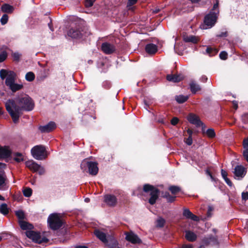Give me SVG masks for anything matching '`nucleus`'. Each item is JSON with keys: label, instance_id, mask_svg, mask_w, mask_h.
I'll list each match as a JSON object with an SVG mask.
<instances>
[{"label": "nucleus", "instance_id": "nucleus-5", "mask_svg": "<svg viewBox=\"0 0 248 248\" xmlns=\"http://www.w3.org/2000/svg\"><path fill=\"white\" fill-rule=\"evenodd\" d=\"M26 236L31 239L33 242L39 244L46 243L49 241L45 236L42 237L41 233L38 232H35L31 230V231H27L25 232Z\"/></svg>", "mask_w": 248, "mask_h": 248}, {"label": "nucleus", "instance_id": "nucleus-61", "mask_svg": "<svg viewBox=\"0 0 248 248\" xmlns=\"http://www.w3.org/2000/svg\"><path fill=\"white\" fill-rule=\"evenodd\" d=\"M160 9L158 8H155L153 10V13L157 14L159 13L160 11Z\"/></svg>", "mask_w": 248, "mask_h": 248}, {"label": "nucleus", "instance_id": "nucleus-19", "mask_svg": "<svg viewBox=\"0 0 248 248\" xmlns=\"http://www.w3.org/2000/svg\"><path fill=\"white\" fill-rule=\"evenodd\" d=\"M6 176L3 171H0V190H6L8 189V186L6 184Z\"/></svg>", "mask_w": 248, "mask_h": 248}, {"label": "nucleus", "instance_id": "nucleus-3", "mask_svg": "<svg viewBox=\"0 0 248 248\" xmlns=\"http://www.w3.org/2000/svg\"><path fill=\"white\" fill-rule=\"evenodd\" d=\"M47 223L51 230L55 231L59 230L62 226L63 221L59 214L52 213L48 217Z\"/></svg>", "mask_w": 248, "mask_h": 248}, {"label": "nucleus", "instance_id": "nucleus-45", "mask_svg": "<svg viewBox=\"0 0 248 248\" xmlns=\"http://www.w3.org/2000/svg\"><path fill=\"white\" fill-rule=\"evenodd\" d=\"M219 58L222 60H227L228 58V53L225 51L220 52L219 54Z\"/></svg>", "mask_w": 248, "mask_h": 248}, {"label": "nucleus", "instance_id": "nucleus-6", "mask_svg": "<svg viewBox=\"0 0 248 248\" xmlns=\"http://www.w3.org/2000/svg\"><path fill=\"white\" fill-rule=\"evenodd\" d=\"M86 32L80 26L71 28L67 31V35L72 38L81 39L86 37Z\"/></svg>", "mask_w": 248, "mask_h": 248}, {"label": "nucleus", "instance_id": "nucleus-20", "mask_svg": "<svg viewBox=\"0 0 248 248\" xmlns=\"http://www.w3.org/2000/svg\"><path fill=\"white\" fill-rule=\"evenodd\" d=\"M145 51L150 55L155 54L157 51V46L153 43L147 44L145 47Z\"/></svg>", "mask_w": 248, "mask_h": 248}, {"label": "nucleus", "instance_id": "nucleus-21", "mask_svg": "<svg viewBox=\"0 0 248 248\" xmlns=\"http://www.w3.org/2000/svg\"><path fill=\"white\" fill-rule=\"evenodd\" d=\"M18 223L20 227L23 230L31 231L34 228L32 224L24 220H18Z\"/></svg>", "mask_w": 248, "mask_h": 248}, {"label": "nucleus", "instance_id": "nucleus-4", "mask_svg": "<svg viewBox=\"0 0 248 248\" xmlns=\"http://www.w3.org/2000/svg\"><path fill=\"white\" fill-rule=\"evenodd\" d=\"M143 191L145 193L150 192V195L151 197L149 199V202L150 204L154 205L158 198L160 193L159 190L152 185L146 184L143 185Z\"/></svg>", "mask_w": 248, "mask_h": 248}, {"label": "nucleus", "instance_id": "nucleus-26", "mask_svg": "<svg viewBox=\"0 0 248 248\" xmlns=\"http://www.w3.org/2000/svg\"><path fill=\"white\" fill-rule=\"evenodd\" d=\"M186 239L189 242H194L197 238V235L190 231H186L185 234Z\"/></svg>", "mask_w": 248, "mask_h": 248}, {"label": "nucleus", "instance_id": "nucleus-36", "mask_svg": "<svg viewBox=\"0 0 248 248\" xmlns=\"http://www.w3.org/2000/svg\"><path fill=\"white\" fill-rule=\"evenodd\" d=\"M15 214L19 220H23L25 217L24 212L21 210L16 211Z\"/></svg>", "mask_w": 248, "mask_h": 248}, {"label": "nucleus", "instance_id": "nucleus-38", "mask_svg": "<svg viewBox=\"0 0 248 248\" xmlns=\"http://www.w3.org/2000/svg\"><path fill=\"white\" fill-rule=\"evenodd\" d=\"M15 155V157L14 158V159L16 162L19 163L24 160V158H23V155L21 153H16Z\"/></svg>", "mask_w": 248, "mask_h": 248}, {"label": "nucleus", "instance_id": "nucleus-44", "mask_svg": "<svg viewBox=\"0 0 248 248\" xmlns=\"http://www.w3.org/2000/svg\"><path fill=\"white\" fill-rule=\"evenodd\" d=\"M216 2L214 4L212 10L210 11H214L216 13H217V10L219 11L218 9V5H219V0H215Z\"/></svg>", "mask_w": 248, "mask_h": 248}, {"label": "nucleus", "instance_id": "nucleus-10", "mask_svg": "<svg viewBox=\"0 0 248 248\" xmlns=\"http://www.w3.org/2000/svg\"><path fill=\"white\" fill-rule=\"evenodd\" d=\"M104 202L109 207H114L117 203L116 197L112 194H106L104 196Z\"/></svg>", "mask_w": 248, "mask_h": 248}, {"label": "nucleus", "instance_id": "nucleus-31", "mask_svg": "<svg viewBox=\"0 0 248 248\" xmlns=\"http://www.w3.org/2000/svg\"><path fill=\"white\" fill-rule=\"evenodd\" d=\"M168 189L171 192L172 194L175 195L181 191V188L176 186H170Z\"/></svg>", "mask_w": 248, "mask_h": 248}, {"label": "nucleus", "instance_id": "nucleus-55", "mask_svg": "<svg viewBox=\"0 0 248 248\" xmlns=\"http://www.w3.org/2000/svg\"><path fill=\"white\" fill-rule=\"evenodd\" d=\"M189 219H191V220L195 221H198L200 220L199 217L193 214H192Z\"/></svg>", "mask_w": 248, "mask_h": 248}, {"label": "nucleus", "instance_id": "nucleus-35", "mask_svg": "<svg viewBox=\"0 0 248 248\" xmlns=\"http://www.w3.org/2000/svg\"><path fill=\"white\" fill-rule=\"evenodd\" d=\"M206 134L210 139H213L216 137V133L213 128H208L206 131Z\"/></svg>", "mask_w": 248, "mask_h": 248}, {"label": "nucleus", "instance_id": "nucleus-25", "mask_svg": "<svg viewBox=\"0 0 248 248\" xmlns=\"http://www.w3.org/2000/svg\"><path fill=\"white\" fill-rule=\"evenodd\" d=\"M94 233L95 236L102 242H103L104 243H106L108 242V240L106 238V235L105 233L100 231L99 230H95L94 231Z\"/></svg>", "mask_w": 248, "mask_h": 248}, {"label": "nucleus", "instance_id": "nucleus-48", "mask_svg": "<svg viewBox=\"0 0 248 248\" xmlns=\"http://www.w3.org/2000/svg\"><path fill=\"white\" fill-rule=\"evenodd\" d=\"M94 1L95 0H86L85 1V5L87 7H92L93 5Z\"/></svg>", "mask_w": 248, "mask_h": 248}, {"label": "nucleus", "instance_id": "nucleus-40", "mask_svg": "<svg viewBox=\"0 0 248 248\" xmlns=\"http://www.w3.org/2000/svg\"><path fill=\"white\" fill-rule=\"evenodd\" d=\"M21 54L17 52H13L12 53V57L13 60L16 62H18L20 61Z\"/></svg>", "mask_w": 248, "mask_h": 248}, {"label": "nucleus", "instance_id": "nucleus-63", "mask_svg": "<svg viewBox=\"0 0 248 248\" xmlns=\"http://www.w3.org/2000/svg\"><path fill=\"white\" fill-rule=\"evenodd\" d=\"M170 195V193L169 192H165L164 195L163 196V197L167 199L169 197V196Z\"/></svg>", "mask_w": 248, "mask_h": 248}, {"label": "nucleus", "instance_id": "nucleus-60", "mask_svg": "<svg viewBox=\"0 0 248 248\" xmlns=\"http://www.w3.org/2000/svg\"><path fill=\"white\" fill-rule=\"evenodd\" d=\"M186 132L188 134V137H192V135H193V131L192 129H190V128H188L187 130H186Z\"/></svg>", "mask_w": 248, "mask_h": 248}, {"label": "nucleus", "instance_id": "nucleus-2", "mask_svg": "<svg viewBox=\"0 0 248 248\" xmlns=\"http://www.w3.org/2000/svg\"><path fill=\"white\" fill-rule=\"evenodd\" d=\"M98 163L96 162L84 159L80 164V168L83 171L88 172L90 175L95 176L98 172Z\"/></svg>", "mask_w": 248, "mask_h": 248}, {"label": "nucleus", "instance_id": "nucleus-23", "mask_svg": "<svg viewBox=\"0 0 248 248\" xmlns=\"http://www.w3.org/2000/svg\"><path fill=\"white\" fill-rule=\"evenodd\" d=\"M243 147L244 149L243 152V156L244 159L248 163V138L243 140Z\"/></svg>", "mask_w": 248, "mask_h": 248}, {"label": "nucleus", "instance_id": "nucleus-27", "mask_svg": "<svg viewBox=\"0 0 248 248\" xmlns=\"http://www.w3.org/2000/svg\"><path fill=\"white\" fill-rule=\"evenodd\" d=\"M1 10L4 13L11 14L13 12L14 8L13 6L4 3L1 6Z\"/></svg>", "mask_w": 248, "mask_h": 248}, {"label": "nucleus", "instance_id": "nucleus-52", "mask_svg": "<svg viewBox=\"0 0 248 248\" xmlns=\"http://www.w3.org/2000/svg\"><path fill=\"white\" fill-rule=\"evenodd\" d=\"M138 0H128L127 5V6H132L135 4Z\"/></svg>", "mask_w": 248, "mask_h": 248}, {"label": "nucleus", "instance_id": "nucleus-39", "mask_svg": "<svg viewBox=\"0 0 248 248\" xmlns=\"http://www.w3.org/2000/svg\"><path fill=\"white\" fill-rule=\"evenodd\" d=\"M9 74V71L7 70L2 69L0 70V77L1 79L3 80L5 78L8 76Z\"/></svg>", "mask_w": 248, "mask_h": 248}, {"label": "nucleus", "instance_id": "nucleus-24", "mask_svg": "<svg viewBox=\"0 0 248 248\" xmlns=\"http://www.w3.org/2000/svg\"><path fill=\"white\" fill-rule=\"evenodd\" d=\"M245 169L241 165H237L235 167L234 173L236 176L243 177L245 175Z\"/></svg>", "mask_w": 248, "mask_h": 248}, {"label": "nucleus", "instance_id": "nucleus-37", "mask_svg": "<svg viewBox=\"0 0 248 248\" xmlns=\"http://www.w3.org/2000/svg\"><path fill=\"white\" fill-rule=\"evenodd\" d=\"M25 78L28 81H32L35 78V75L32 72H29L26 74Z\"/></svg>", "mask_w": 248, "mask_h": 248}, {"label": "nucleus", "instance_id": "nucleus-34", "mask_svg": "<svg viewBox=\"0 0 248 248\" xmlns=\"http://www.w3.org/2000/svg\"><path fill=\"white\" fill-rule=\"evenodd\" d=\"M32 193V190L31 188L29 187H26L23 190V194L24 196L26 197L29 198L30 197Z\"/></svg>", "mask_w": 248, "mask_h": 248}, {"label": "nucleus", "instance_id": "nucleus-58", "mask_svg": "<svg viewBox=\"0 0 248 248\" xmlns=\"http://www.w3.org/2000/svg\"><path fill=\"white\" fill-rule=\"evenodd\" d=\"M226 183V184L230 186H232V183L231 181L227 177L226 179H224Z\"/></svg>", "mask_w": 248, "mask_h": 248}, {"label": "nucleus", "instance_id": "nucleus-62", "mask_svg": "<svg viewBox=\"0 0 248 248\" xmlns=\"http://www.w3.org/2000/svg\"><path fill=\"white\" fill-rule=\"evenodd\" d=\"M205 172H206V174L207 175L210 176V177L213 179V175L212 174V173H211V172L209 170H205Z\"/></svg>", "mask_w": 248, "mask_h": 248}, {"label": "nucleus", "instance_id": "nucleus-51", "mask_svg": "<svg viewBox=\"0 0 248 248\" xmlns=\"http://www.w3.org/2000/svg\"><path fill=\"white\" fill-rule=\"evenodd\" d=\"M179 122V119L177 117H173L170 121L171 124L173 125H176Z\"/></svg>", "mask_w": 248, "mask_h": 248}, {"label": "nucleus", "instance_id": "nucleus-33", "mask_svg": "<svg viewBox=\"0 0 248 248\" xmlns=\"http://www.w3.org/2000/svg\"><path fill=\"white\" fill-rule=\"evenodd\" d=\"M23 88V85L22 84H19L15 83L9 87L10 90L14 93L22 89Z\"/></svg>", "mask_w": 248, "mask_h": 248}, {"label": "nucleus", "instance_id": "nucleus-32", "mask_svg": "<svg viewBox=\"0 0 248 248\" xmlns=\"http://www.w3.org/2000/svg\"><path fill=\"white\" fill-rule=\"evenodd\" d=\"M0 212L4 215H7L9 213V209L7 204L4 203L0 205Z\"/></svg>", "mask_w": 248, "mask_h": 248}, {"label": "nucleus", "instance_id": "nucleus-46", "mask_svg": "<svg viewBox=\"0 0 248 248\" xmlns=\"http://www.w3.org/2000/svg\"><path fill=\"white\" fill-rule=\"evenodd\" d=\"M228 36V33L227 31L221 32L220 33L217 34L216 37L218 38H225Z\"/></svg>", "mask_w": 248, "mask_h": 248}, {"label": "nucleus", "instance_id": "nucleus-54", "mask_svg": "<svg viewBox=\"0 0 248 248\" xmlns=\"http://www.w3.org/2000/svg\"><path fill=\"white\" fill-rule=\"evenodd\" d=\"M176 196H169V197L167 199L168 202H172L175 201Z\"/></svg>", "mask_w": 248, "mask_h": 248}, {"label": "nucleus", "instance_id": "nucleus-18", "mask_svg": "<svg viewBox=\"0 0 248 248\" xmlns=\"http://www.w3.org/2000/svg\"><path fill=\"white\" fill-rule=\"evenodd\" d=\"M183 78V77L181 75L170 74L166 76L167 80L174 83L179 82L182 81Z\"/></svg>", "mask_w": 248, "mask_h": 248}, {"label": "nucleus", "instance_id": "nucleus-47", "mask_svg": "<svg viewBox=\"0 0 248 248\" xmlns=\"http://www.w3.org/2000/svg\"><path fill=\"white\" fill-rule=\"evenodd\" d=\"M157 225L159 227H163L164 226L165 220L163 218L158 219L157 221Z\"/></svg>", "mask_w": 248, "mask_h": 248}, {"label": "nucleus", "instance_id": "nucleus-12", "mask_svg": "<svg viewBox=\"0 0 248 248\" xmlns=\"http://www.w3.org/2000/svg\"><path fill=\"white\" fill-rule=\"evenodd\" d=\"M125 239L134 244H140L142 243L141 240L133 232H126Z\"/></svg>", "mask_w": 248, "mask_h": 248}, {"label": "nucleus", "instance_id": "nucleus-11", "mask_svg": "<svg viewBox=\"0 0 248 248\" xmlns=\"http://www.w3.org/2000/svg\"><path fill=\"white\" fill-rule=\"evenodd\" d=\"M56 128V124L55 122L50 121L47 124L45 125H40L38 127L39 131L42 133H49L54 130Z\"/></svg>", "mask_w": 248, "mask_h": 248}, {"label": "nucleus", "instance_id": "nucleus-17", "mask_svg": "<svg viewBox=\"0 0 248 248\" xmlns=\"http://www.w3.org/2000/svg\"><path fill=\"white\" fill-rule=\"evenodd\" d=\"M12 154L11 151L9 149L8 146H5L1 147L0 146V157L7 158L11 156Z\"/></svg>", "mask_w": 248, "mask_h": 248}, {"label": "nucleus", "instance_id": "nucleus-56", "mask_svg": "<svg viewBox=\"0 0 248 248\" xmlns=\"http://www.w3.org/2000/svg\"><path fill=\"white\" fill-rule=\"evenodd\" d=\"M221 175L224 179H226V178H227L228 173L226 171L222 169L221 170Z\"/></svg>", "mask_w": 248, "mask_h": 248}, {"label": "nucleus", "instance_id": "nucleus-28", "mask_svg": "<svg viewBox=\"0 0 248 248\" xmlns=\"http://www.w3.org/2000/svg\"><path fill=\"white\" fill-rule=\"evenodd\" d=\"M183 40L185 42H191L193 44H197L199 41L198 38L194 35L185 36L183 37Z\"/></svg>", "mask_w": 248, "mask_h": 248}, {"label": "nucleus", "instance_id": "nucleus-22", "mask_svg": "<svg viewBox=\"0 0 248 248\" xmlns=\"http://www.w3.org/2000/svg\"><path fill=\"white\" fill-rule=\"evenodd\" d=\"M189 88L192 94H196L197 92L202 90L201 86L194 81H191L189 84Z\"/></svg>", "mask_w": 248, "mask_h": 248}, {"label": "nucleus", "instance_id": "nucleus-41", "mask_svg": "<svg viewBox=\"0 0 248 248\" xmlns=\"http://www.w3.org/2000/svg\"><path fill=\"white\" fill-rule=\"evenodd\" d=\"M8 18L9 16L7 14H5L3 15L0 19L1 24L3 25L6 24L8 22Z\"/></svg>", "mask_w": 248, "mask_h": 248}, {"label": "nucleus", "instance_id": "nucleus-30", "mask_svg": "<svg viewBox=\"0 0 248 248\" xmlns=\"http://www.w3.org/2000/svg\"><path fill=\"white\" fill-rule=\"evenodd\" d=\"M218 51V50L217 48L211 46H208L206 49V53L208 54L210 56H215L217 53Z\"/></svg>", "mask_w": 248, "mask_h": 248}, {"label": "nucleus", "instance_id": "nucleus-1", "mask_svg": "<svg viewBox=\"0 0 248 248\" xmlns=\"http://www.w3.org/2000/svg\"><path fill=\"white\" fill-rule=\"evenodd\" d=\"M5 106L13 122L17 124L22 111L32 110L34 108V103L30 96L22 93L18 94L15 99H8Z\"/></svg>", "mask_w": 248, "mask_h": 248}, {"label": "nucleus", "instance_id": "nucleus-8", "mask_svg": "<svg viewBox=\"0 0 248 248\" xmlns=\"http://www.w3.org/2000/svg\"><path fill=\"white\" fill-rule=\"evenodd\" d=\"M218 14V10H217V13H216L214 11H210L204 17L203 22L204 25L207 26L209 28L213 27L217 22Z\"/></svg>", "mask_w": 248, "mask_h": 248}, {"label": "nucleus", "instance_id": "nucleus-7", "mask_svg": "<svg viewBox=\"0 0 248 248\" xmlns=\"http://www.w3.org/2000/svg\"><path fill=\"white\" fill-rule=\"evenodd\" d=\"M46 149L42 145H36L31 149L32 156L37 160H43L46 157Z\"/></svg>", "mask_w": 248, "mask_h": 248}, {"label": "nucleus", "instance_id": "nucleus-59", "mask_svg": "<svg viewBox=\"0 0 248 248\" xmlns=\"http://www.w3.org/2000/svg\"><path fill=\"white\" fill-rule=\"evenodd\" d=\"M207 79H208L207 77L205 75L202 76L201 78V81L204 83L206 82L207 81Z\"/></svg>", "mask_w": 248, "mask_h": 248}, {"label": "nucleus", "instance_id": "nucleus-16", "mask_svg": "<svg viewBox=\"0 0 248 248\" xmlns=\"http://www.w3.org/2000/svg\"><path fill=\"white\" fill-rule=\"evenodd\" d=\"M16 78V74L13 71H9V74L8 76L6 78L5 84L9 87H11L13 84L15 83V81Z\"/></svg>", "mask_w": 248, "mask_h": 248}, {"label": "nucleus", "instance_id": "nucleus-13", "mask_svg": "<svg viewBox=\"0 0 248 248\" xmlns=\"http://www.w3.org/2000/svg\"><path fill=\"white\" fill-rule=\"evenodd\" d=\"M101 49L106 54H111L116 50L115 46L110 43L105 42L102 43Z\"/></svg>", "mask_w": 248, "mask_h": 248}, {"label": "nucleus", "instance_id": "nucleus-53", "mask_svg": "<svg viewBox=\"0 0 248 248\" xmlns=\"http://www.w3.org/2000/svg\"><path fill=\"white\" fill-rule=\"evenodd\" d=\"M242 199L245 201L248 200V192H242Z\"/></svg>", "mask_w": 248, "mask_h": 248}, {"label": "nucleus", "instance_id": "nucleus-42", "mask_svg": "<svg viewBox=\"0 0 248 248\" xmlns=\"http://www.w3.org/2000/svg\"><path fill=\"white\" fill-rule=\"evenodd\" d=\"M193 213L188 209H184L183 211V216L186 218L189 219Z\"/></svg>", "mask_w": 248, "mask_h": 248}, {"label": "nucleus", "instance_id": "nucleus-43", "mask_svg": "<svg viewBox=\"0 0 248 248\" xmlns=\"http://www.w3.org/2000/svg\"><path fill=\"white\" fill-rule=\"evenodd\" d=\"M7 58V53L5 51H3L0 54V63L4 62Z\"/></svg>", "mask_w": 248, "mask_h": 248}, {"label": "nucleus", "instance_id": "nucleus-57", "mask_svg": "<svg viewBox=\"0 0 248 248\" xmlns=\"http://www.w3.org/2000/svg\"><path fill=\"white\" fill-rule=\"evenodd\" d=\"M179 248H193L192 244H183Z\"/></svg>", "mask_w": 248, "mask_h": 248}, {"label": "nucleus", "instance_id": "nucleus-49", "mask_svg": "<svg viewBox=\"0 0 248 248\" xmlns=\"http://www.w3.org/2000/svg\"><path fill=\"white\" fill-rule=\"evenodd\" d=\"M184 142L188 145H192L193 143L192 137H188L187 138H185Z\"/></svg>", "mask_w": 248, "mask_h": 248}, {"label": "nucleus", "instance_id": "nucleus-14", "mask_svg": "<svg viewBox=\"0 0 248 248\" xmlns=\"http://www.w3.org/2000/svg\"><path fill=\"white\" fill-rule=\"evenodd\" d=\"M187 119L190 123L195 125L197 127H199L203 124L202 122L200 120L199 117L194 114L190 113L188 116Z\"/></svg>", "mask_w": 248, "mask_h": 248}, {"label": "nucleus", "instance_id": "nucleus-50", "mask_svg": "<svg viewBox=\"0 0 248 248\" xmlns=\"http://www.w3.org/2000/svg\"><path fill=\"white\" fill-rule=\"evenodd\" d=\"M242 120L244 123L248 124V113H245L242 116Z\"/></svg>", "mask_w": 248, "mask_h": 248}, {"label": "nucleus", "instance_id": "nucleus-15", "mask_svg": "<svg viewBox=\"0 0 248 248\" xmlns=\"http://www.w3.org/2000/svg\"><path fill=\"white\" fill-rule=\"evenodd\" d=\"M202 243L205 246H217L219 245V242L217 238L216 237L211 236L208 238H204L202 240Z\"/></svg>", "mask_w": 248, "mask_h": 248}, {"label": "nucleus", "instance_id": "nucleus-9", "mask_svg": "<svg viewBox=\"0 0 248 248\" xmlns=\"http://www.w3.org/2000/svg\"><path fill=\"white\" fill-rule=\"evenodd\" d=\"M26 166L31 171L38 172L39 175H43L45 173L44 168L33 160L26 161Z\"/></svg>", "mask_w": 248, "mask_h": 248}, {"label": "nucleus", "instance_id": "nucleus-64", "mask_svg": "<svg viewBox=\"0 0 248 248\" xmlns=\"http://www.w3.org/2000/svg\"><path fill=\"white\" fill-rule=\"evenodd\" d=\"M75 248H88L86 246L79 245V246H76Z\"/></svg>", "mask_w": 248, "mask_h": 248}, {"label": "nucleus", "instance_id": "nucleus-29", "mask_svg": "<svg viewBox=\"0 0 248 248\" xmlns=\"http://www.w3.org/2000/svg\"><path fill=\"white\" fill-rule=\"evenodd\" d=\"M176 101L179 104H182L186 102L189 97L188 95H179L175 96Z\"/></svg>", "mask_w": 248, "mask_h": 248}]
</instances>
